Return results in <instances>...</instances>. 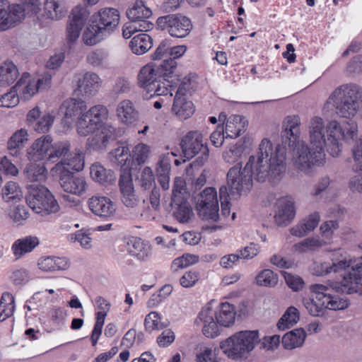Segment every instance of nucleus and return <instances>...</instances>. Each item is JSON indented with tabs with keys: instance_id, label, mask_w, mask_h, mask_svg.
Masks as SVG:
<instances>
[{
	"instance_id": "1",
	"label": "nucleus",
	"mask_w": 362,
	"mask_h": 362,
	"mask_svg": "<svg viewBox=\"0 0 362 362\" xmlns=\"http://www.w3.org/2000/svg\"><path fill=\"white\" fill-rule=\"evenodd\" d=\"M300 119L297 115H288L283 121V144H288L292 151V160L299 170L308 173L313 165L322 164L325 158V147L333 157L341 151V139H354L358 135V126L354 122L340 124L331 120L326 125L323 119L315 116L309 122V139L311 147L298 140L300 131Z\"/></svg>"
},
{
	"instance_id": "2",
	"label": "nucleus",
	"mask_w": 362,
	"mask_h": 362,
	"mask_svg": "<svg viewBox=\"0 0 362 362\" xmlns=\"http://www.w3.org/2000/svg\"><path fill=\"white\" fill-rule=\"evenodd\" d=\"M286 148L283 145L274 146L270 140L264 139L259 145L257 155L251 156L244 168L238 163L227 173V188L230 197L238 199L252 187L254 177L259 182H278L286 172Z\"/></svg>"
},
{
	"instance_id": "3",
	"label": "nucleus",
	"mask_w": 362,
	"mask_h": 362,
	"mask_svg": "<svg viewBox=\"0 0 362 362\" xmlns=\"http://www.w3.org/2000/svg\"><path fill=\"white\" fill-rule=\"evenodd\" d=\"M362 284V263L354 267L353 272L339 281H328L325 284H315L310 286L312 297L303 299V304L313 316L324 315L325 309L344 310L349 306L346 298L333 295V292L354 294L359 291Z\"/></svg>"
},
{
	"instance_id": "4",
	"label": "nucleus",
	"mask_w": 362,
	"mask_h": 362,
	"mask_svg": "<svg viewBox=\"0 0 362 362\" xmlns=\"http://www.w3.org/2000/svg\"><path fill=\"white\" fill-rule=\"evenodd\" d=\"M327 104L339 117L352 119L362 110V88L355 83L342 84L330 94Z\"/></svg>"
},
{
	"instance_id": "5",
	"label": "nucleus",
	"mask_w": 362,
	"mask_h": 362,
	"mask_svg": "<svg viewBox=\"0 0 362 362\" xmlns=\"http://www.w3.org/2000/svg\"><path fill=\"white\" fill-rule=\"evenodd\" d=\"M119 22V13L113 8H105L95 13L91 18L90 28H88L83 35L84 42L93 45L103 38L112 34Z\"/></svg>"
},
{
	"instance_id": "6",
	"label": "nucleus",
	"mask_w": 362,
	"mask_h": 362,
	"mask_svg": "<svg viewBox=\"0 0 362 362\" xmlns=\"http://www.w3.org/2000/svg\"><path fill=\"white\" fill-rule=\"evenodd\" d=\"M259 341L257 330L240 331L221 341L220 348L233 360L245 359Z\"/></svg>"
},
{
	"instance_id": "7",
	"label": "nucleus",
	"mask_w": 362,
	"mask_h": 362,
	"mask_svg": "<svg viewBox=\"0 0 362 362\" xmlns=\"http://www.w3.org/2000/svg\"><path fill=\"white\" fill-rule=\"evenodd\" d=\"M26 202L33 211L42 216L55 214L60 209L54 195L43 185H30Z\"/></svg>"
},
{
	"instance_id": "8",
	"label": "nucleus",
	"mask_w": 362,
	"mask_h": 362,
	"mask_svg": "<svg viewBox=\"0 0 362 362\" xmlns=\"http://www.w3.org/2000/svg\"><path fill=\"white\" fill-rule=\"evenodd\" d=\"M180 146L184 156L189 160L200 153L196 162L202 165L209 158L207 143L199 131L189 132L181 140Z\"/></svg>"
},
{
	"instance_id": "9",
	"label": "nucleus",
	"mask_w": 362,
	"mask_h": 362,
	"mask_svg": "<svg viewBox=\"0 0 362 362\" xmlns=\"http://www.w3.org/2000/svg\"><path fill=\"white\" fill-rule=\"evenodd\" d=\"M108 117V110L102 105H97L84 112L77 121L76 130L82 136H88L99 127L105 126L103 121Z\"/></svg>"
},
{
	"instance_id": "10",
	"label": "nucleus",
	"mask_w": 362,
	"mask_h": 362,
	"mask_svg": "<svg viewBox=\"0 0 362 362\" xmlns=\"http://www.w3.org/2000/svg\"><path fill=\"white\" fill-rule=\"evenodd\" d=\"M157 25L172 37L178 38L187 36L193 27L190 19L180 13L160 16L157 19Z\"/></svg>"
},
{
	"instance_id": "11",
	"label": "nucleus",
	"mask_w": 362,
	"mask_h": 362,
	"mask_svg": "<svg viewBox=\"0 0 362 362\" xmlns=\"http://www.w3.org/2000/svg\"><path fill=\"white\" fill-rule=\"evenodd\" d=\"M87 106L81 99L69 98L63 102L59 107V114L63 117V122L67 126L71 125L84 113Z\"/></svg>"
},
{
	"instance_id": "12",
	"label": "nucleus",
	"mask_w": 362,
	"mask_h": 362,
	"mask_svg": "<svg viewBox=\"0 0 362 362\" xmlns=\"http://www.w3.org/2000/svg\"><path fill=\"white\" fill-rule=\"evenodd\" d=\"M89 14V11L86 7L76 6L72 10L66 28L67 39L69 42H74L78 38Z\"/></svg>"
},
{
	"instance_id": "13",
	"label": "nucleus",
	"mask_w": 362,
	"mask_h": 362,
	"mask_svg": "<svg viewBox=\"0 0 362 362\" xmlns=\"http://www.w3.org/2000/svg\"><path fill=\"white\" fill-rule=\"evenodd\" d=\"M53 139L50 135L42 136L35 141L27 150V157L30 161H49L52 142Z\"/></svg>"
},
{
	"instance_id": "14",
	"label": "nucleus",
	"mask_w": 362,
	"mask_h": 362,
	"mask_svg": "<svg viewBox=\"0 0 362 362\" xmlns=\"http://www.w3.org/2000/svg\"><path fill=\"white\" fill-rule=\"evenodd\" d=\"M353 160L352 169L354 171H362V136L356 141L351 149ZM348 162L351 158L347 159ZM349 187L352 191L362 192V174L354 176L349 181Z\"/></svg>"
},
{
	"instance_id": "15",
	"label": "nucleus",
	"mask_w": 362,
	"mask_h": 362,
	"mask_svg": "<svg viewBox=\"0 0 362 362\" xmlns=\"http://www.w3.org/2000/svg\"><path fill=\"white\" fill-rule=\"evenodd\" d=\"M119 189L122 194V203L129 208H134L138 206L139 199L135 194L132 175L128 171H124L119 180Z\"/></svg>"
},
{
	"instance_id": "16",
	"label": "nucleus",
	"mask_w": 362,
	"mask_h": 362,
	"mask_svg": "<svg viewBox=\"0 0 362 362\" xmlns=\"http://www.w3.org/2000/svg\"><path fill=\"white\" fill-rule=\"evenodd\" d=\"M88 206L95 215L105 218L113 216L116 212L115 203L104 196L92 197L88 200Z\"/></svg>"
},
{
	"instance_id": "17",
	"label": "nucleus",
	"mask_w": 362,
	"mask_h": 362,
	"mask_svg": "<svg viewBox=\"0 0 362 362\" xmlns=\"http://www.w3.org/2000/svg\"><path fill=\"white\" fill-rule=\"evenodd\" d=\"M59 184L64 192L71 194L81 196L87 189V182L82 176L67 173L61 175Z\"/></svg>"
},
{
	"instance_id": "18",
	"label": "nucleus",
	"mask_w": 362,
	"mask_h": 362,
	"mask_svg": "<svg viewBox=\"0 0 362 362\" xmlns=\"http://www.w3.org/2000/svg\"><path fill=\"white\" fill-rule=\"evenodd\" d=\"M197 321L202 324V332L206 337L214 338L219 334L218 323L214 320V312L209 305L202 309Z\"/></svg>"
},
{
	"instance_id": "19",
	"label": "nucleus",
	"mask_w": 362,
	"mask_h": 362,
	"mask_svg": "<svg viewBox=\"0 0 362 362\" xmlns=\"http://www.w3.org/2000/svg\"><path fill=\"white\" fill-rule=\"evenodd\" d=\"M79 92L87 95H94L102 87L103 79L95 72L88 71L77 80Z\"/></svg>"
},
{
	"instance_id": "20",
	"label": "nucleus",
	"mask_w": 362,
	"mask_h": 362,
	"mask_svg": "<svg viewBox=\"0 0 362 362\" xmlns=\"http://www.w3.org/2000/svg\"><path fill=\"white\" fill-rule=\"evenodd\" d=\"M8 10L10 16L13 14H18V19L15 21V25L21 22L25 18V15L33 16L36 15L41 9V3L40 0H21V4H8Z\"/></svg>"
},
{
	"instance_id": "21",
	"label": "nucleus",
	"mask_w": 362,
	"mask_h": 362,
	"mask_svg": "<svg viewBox=\"0 0 362 362\" xmlns=\"http://www.w3.org/2000/svg\"><path fill=\"white\" fill-rule=\"evenodd\" d=\"M115 129L110 124L99 127L89 134L88 144L93 149H101L107 145L110 139L113 137Z\"/></svg>"
},
{
	"instance_id": "22",
	"label": "nucleus",
	"mask_w": 362,
	"mask_h": 362,
	"mask_svg": "<svg viewBox=\"0 0 362 362\" xmlns=\"http://www.w3.org/2000/svg\"><path fill=\"white\" fill-rule=\"evenodd\" d=\"M41 82V79L31 80L30 74L25 72L14 86V89H16L21 98L28 100L37 92Z\"/></svg>"
},
{
	"instance_id": "23",
	"label": "nucleus",
	"mask_w": 362,
	"mask_h": 362,
	"mask_svg": "<svg viewBox=\"0 0 362 362\" xmlns=\"http://www.w3.org/2000/svg\"><path fill=\"white\" fill-rule=\"evenodd\" d=\"M125 249L131 256L141 261L146 260L151 252V246L136 237L126 239Z\"/></svg>"
},
{
	"instance_id": "24",
	"label": "nucleus",
	"mask_w": 362,
	"mask_h": 362,
	"mask_svg": "<svg viewBox=\"0 0 362 362\" xmlns=\"http://www.w3.org/2000/svg\"><path fill=\"white\" fill-rule=\"evenodd\" d=\"M137 78L139 86L147 92L153 88L160 79H162L154 64H147L143 66Z\"/></svg>"
},
{
	"instance_id": "25",
	"label": "nucleus",
	"mask_w": 362,
	"mask_h": 362,
	"mask_svg": "<svg viewBox=\"0 0 362 362\" xmlns=\"http://www.w3.org/2000/svg\"><path fill=\"white\" fill-rule=\"evenodd\" d=\"M116 115L122 123L126 124H133L139 117L138 112L129 100H123L118 103Z\"/></svg>"
},
{
	"instance_id": "26",
	"label": "nucleus",
	"mask_w": 362,
	"mask_h": 362,
	"mask_svg": "<svg viewBox=\"0 0 362 362\" xmlns=\"http://www.w3.org/2000/svg\"><path fill=\"white\" fill-rule=\"evenodd\" d=\"M247 126V122L244 117L238 115L230 116L226 124V138H237L246 131Z\"/></svg>"
},
{
	"instance_id": "27",
	"label": "nucleus",
	"mask_w": 362,
	"mask_h": 362,
	"mask_svg": "<svg viewBox=\"0 0 362 362\" xmlns=\"http://www.w3.org/2000/svg\"><path fill=\"white\" fill-rule=\"evenodd\" d=\"M320 219V216L319 213L314 212L308 216L298 225L293 227L291 229V233L293 235L300 238L303 237L313 231L317 226Z\"/></svg>"
},
{
	"instance_id": "28",
	"label": "nucleus",
	"mask_w": 362,
	"mask_h": 362,
	"mask_svg": "<svg viewBox=\"0 0 362 362\" xmlns=\"http://www.w3.org/2000/svg\"><path fill=\"white\" fill-rule=\"evenodd\" d=\"M194 105L185 97L175 95L172 107V112L180 119H187L194 112Z\"/></svg>"
},
{
	"instance_id": "29",
	"label": "nucleus",
	"mask_w": 362,
	"mask_h": 362,
	"mask_svg": "<svg viewBox=\"0 0 362 362\" xmlns=\"http://www.w3.org/2000/svg\"><path fill=\"white\" fill-rule=\"evenodd\" d=\"M40 243L36 236H26L18 239L13 243L12 250L16 259L22 257L25 254L33 251Z\"/></svg>"
},
{
	"instance_id": "30",
	"label": "nucleus",
	"mask_w": 362,
	"mask_h": 362,
	"mask_svg": "<svg viewBox=\"0 0 362 362\" xmlns=\"http://www.w3.org/2000/svg\"><path fill=\"white\" fill-rule=\"evenodd\" d=\"M295 216L294 204L291 200H285L279 204L274 219L279 226H287Z\"/></svg>"
},
{
	"instance_id": "31",
	"label": "nucleus",
	"mask_w": 362,
	"mask_h": 362,
	"mask_svg": "<svg viewBox=\"0 0 362 362\" xmlns=\"http://www.w3.org/2000/svg\"><path fill=\"white\" fill-rule=\"evenodd\" d=\"M92 179L102 185L111 184L116 180V175L111 170L106 169L99 163L92 164L90 168Z\"/></svg>"
},
{
	"instance_id": "32",
	"label": "nucleus",
	"mask_w": 362,
	"mask_h": 362,
	"mask_svg": "<svg viewBox=\"0 0 362 362\" xmlns=\"http://www.w3.org/2000/svg\"><path fill=\"white\" fill-rule=\"evenodd\" d=\"M214 316L219 325L223 327H230L235 319V308L228 302L221 303L217 311L214 312Z\"/></svg>"
},
{
	"instance_id": "33",
	"label": "nucleus",
	"mask_w": 362,
	"mask_h": 362,
	"mask_svg": "<svg viewBox=\"0 0 362 362\" xmlns=\"http://www.w3.org/2000/svg\"><path fill=\"white\" fill-rule=\"evenodd\" d=\"M151 10L146 6L141 0H137L134 6L127 11V16L131 21L141 23V21H149L151 16Z\"/></svg>"
},
{
	"instance_id": "34",
	"label": "nucleus",
	"mask_w": 362,
	"mask_h": 362,
	"mask_svg": "<svg viewBox=\"0 0 362 362\" xmlns=\"http://www.w3.org/2000/svg\"><path fill=\"white\" fill-rule=\"evenodd\" d=\"M306 334L303 329H296L287 332L282 337V345L285 349L291 350L303 345Z\"/></svg>"
},
{
	"instance_id": "35",
	"label": "nucleus",
	"mask_w": 362,
	"mask_h": 362,
	"mask_svg": "<svg viewBox=\"0 0 362 362\" xmlns=\"http://www.w3.org/2000/svg\"><path fill=\"white\" fill-rule=\"evenodd\" d=\"M39 269L44 272L65 270L69 267V262L64 257H46L38 261Z\"/></svg>"
},
{
	"instance_id": "36",
	"label": "nucleus",
	"mask_w": 362,
	"mask_h": 362,
	"mask_svg": "<svg viewBox=\"0 0 362 362\" xmlns=\"http://www.w3.org/2000/svg\"><path fill=\"white\" fill-rule=\"evenodd\" d=\"M217 203H218V200L215 188L206 187L203 190L197 199V209L199 215L206 216V209H207L206 206L209 204L211 206H214V204H216Z\"/></svg>"
},
{
	"instance_id": "37",
	"label": "nucleus",
	"mask_w": 362,
	"mask_h": 362,
	"mask_svg": "<svg viewBox=\"0 0 362 362\" xmlns=\"http://www.w3.org/2000/svg\"><path fill=\"white\" fill-rule=\"evenodd\" d=\"M161 78L175 79V81H180V76L176 73L177 64L174 59L168 57L164 59L159 64H154Z\"/></svg>"
},
{
	"instance_id": "38",
	"label": "nucleus",
	"mask_w": 362,
	"mask_h": 362,
	"mask_svg": "<svg viewBox=\"0 0 362 362\" xmlns=\"http://www.w3.org/2000/svg\"><path fill=\"white\" fill-rule=\"evenodd\" d=\"M23 174L30 182H42L46 180L47 170L44 163L30 161L25 167Z\"/></svg>"
},
{
	"instance_id": "39",
	"label": "nucleus",
	"mask_w": 362,
	"mask_h": 362,
	"mask_svg": "<svg viewBox=\"0 0 362 362\" xmlns=\"http://www.w3.org/2000/svg\"><path fill=\"white\" fill-rule=\"evenodd\" d=\"M173 215L180 223H187L193 215L192 209L187 199L171 202Z\"/></svg>"
},
{
	"instance_id": "40",
	"label": "nucleus",
	"mask_w": 362,
	"mask_h": 362,
	"mask_svg": "<svg viewBox=\"0 0 362 362\" xmlns=\"http://www.w3.org/2000/svg\"><path fill=\"white\" fill-rule=\"evenodd\" d=\"M153 46L152 38L146 33H140L134 36L130 42L133 53L141 55L148 52Z\"/></svg>"
},
{
	"instance_id": "41",
	"label": "nucleus",
	"mask_w": 362,
	"mask_h": 362,
	"mask_svg": "<svg viewBox=\"0 0 362 362\" xmlns=\"http://www.w3.org/2000/svg\"><path fill=\"white\" fill-rule=\"evenodd\" d=\"M85 165L84 156L82 153L76 151L74 154L69 153L66 157L58 163L57 165H62L63 168L69 172L70 170L81 171Z\"/></svg>"
},
{
	"instance_id": "42",
	"label": "nucleus",
	"mask_w": 362,
	"mask_h": 362,
	"mask_svg": "<svg viewBox=\"0 0 362 362\" xmlns=\"http://www.w3.org/2000/svg\"><path fill=\"white\" fill-rule=\"evenodd\" d=\"M18 75V69L13 63H4L0 65V86H6L13 83Z\"/></svg>"
},
{
	"instance_id": "43",
	"label": "nucleus",
	"mask_w": 362,
	"mask_h": 362,
	"mask_svg": "<svg viewBox=\"0 0 362 362\" xmlns=\"http://www.w3.org/2000/svg\"><path fill=\"white\" fill-rule=\"evenodd\" d=\"M28 132L25 129L16 131L11 136L8 141V149L12 156H17L18 155L20 149L23 146V144L28 141Z\"/></svg>"
},
{
	"instance_id": "44",
	"label": "nucleus",
	"mask_w": 362,
	"mask_h": 362,
	"mask_svg": "<svg viewBox=\"0 0 362 362\" xmlns=\"http://www.w3.org/2000/svg\"><path fill=\"white\" fill-rule=\"evenodd\" d=\"M64 0H46L45 3V14L51 20H59L64 16Z\"/></svg>"
},
{
	"instance_id": "45",
	"label": "nucleus",
	"mask_w": 362,
	"mask_h": 362,
	"mask_svg": "<svg viewBox=\"0 0 362 362\" xmlns=\"http://www.w3.org/2000/svg\"><path fill=\"white\" fill-rule=\"evenodd\" d=\"M71 144L69 141H60L56 143L52 142L51 152L49 161H62L70 153Z\"/></svg>"
},
{
	"instance_id": "46",
	"label": "nucleus",
	"mask_w": 362,
	"mask_h": 362,
	"mask_svg": "<svg viewBox=\"0 0 362 362\" xmlns=\"http://www.w3.org/2000/svg\"><path fill=\"white\" fill-rule=\"evenodd\" d=\"M8 1L7 0L0 1V31L6 30L15 26V21L18 19V14L10 16L8 10Z\"/></svg>"
},
{
	"instance_id": "47",
	"label": "nucleus",
	"mask_w": 362,
	"mask_h": 362,
	"mask_svg": "<svg viewBox=\"0 0 362 362\" xmlns=\"http://www.w3.org/2000/svg\"><path fill=\"white\" fill-rule=\"evenodd\" d=\"M162 316L158 312L152 311L149 313L144 320L146 330L152 332L153 330H158L167 327L170 324L169 321L167 320L162 321Z\"/></svg>"
},
{
	"instance_id": "48",
	"label": "nucleus",
	"mask_w": 362,
	"mask_h": 362,
	"mask_svg": "<svg viewBox=\"0 0 362 362\" xmlns=\"http://www.w3.org/2000/svg\"><path fill=\"white\" fill-rule=\"evenodd\" d=\"M153 28V23L151 21H141L136 23L131 21L126 23L122 28V35L124 38L129 39L136 31L146 32Z\"/></svg>"
},
{
	"instance_id": "49",
	"label": "nucleus",
	"mask_w": 362,
	"mask_h": 362,
	"mask_svg": "<svg viewBox=\"0 0 362 362\" xmlns=\"http://www.w3.org/2000/svg\"><path fill=\"white\" fill-rule=\"evenodd\" d=\"M163 81L160 79L158 83L155 84L153 88H151L148 93H151V96L152 95H170V97L173 96V91L174 90V86L177 81H175V79L172 78L171 80L168 78H163Z\"/></svg>"
},
{
	"instance_id": "50",
	"label": "nucleus",
	"mask_w": 362,
	"mask_h": 362,
	"mask_svg": "<svg viewBox=\"0 0 362 362\" xmlns=\"http://www.w3.org/2000/svg\"><path fill=\"white\" fill-rule=\"evenodd\" d=\"M298 320V310L294 307H290L279 320L277 327L281 330H285L296 325Z\"/></svg>"
},
{
	"instance_id": "51",
	"label": "nucleus",
	"mask_w": 362,
	"mask_h": 362,
	"mask_svg": "<svg viewBox=\"0 0 362 362\" xmlns=\"http://www.w3.org/2000/svg\"><path fill=\"white\" fill-rule=\"evenodd\" d=\"M2 199L6 202L20 200L23 194L19 185L15 182H8L1 190Z\"/></svg>"
},
{
	"instance_id": "52",
	"label": "nucleus",
	"mask_w": 362,
	"mask_h": 362,
	"mask_svg": "<svg viewBox=\"0 0 362 362\" xmlns=\"http://www.w3.org/2000/svg\"><path fill=\"white\" fill-rule=\"evenodd\" d=\"M323 245V243L319 238H308L303 241L295 244L293 246V251L299 253H305L308 251H314L320 248Z\"/></svg>"
},
{
	"instance_id": "53",
	"label": "nucleus",
	"mask_w": 362,
	"mask_h": 362,
	"mask_svg": "<svg viewBox=\"0 0 362 362\" xmlns=\"http://www.w3.org/2000/svg\"><path fill=\"white\" fill-rule=\"evenodd\" d=\"M256 283L261 286L274 287L278 284V275L271 269H264L257 274Z\"/></svg>"
},
{
	"instance_id": "54",
	"label": "nucleus",
	"mask_w": 362,
	"mask_h": 362,
	"mask_svg": "<svg viewBox=\"0 0 362 362\" xmlns=\"http://www.w3.org/2000/svg\"><path fill=\"white\" fill-rule=\"evenodd\" d=\"M14 298L8 293H4L0 301V321L10 317L14 310Z\"/></svg>"
},
{
	"instance_id": "55",
	"label": "nucleus",
	"mask_w": 362,
	"mask_h": 362,
	"mask_svg": "<svg viewBox=\"0 0 362 362\" xmlns=\"http://www.w3.org/2000/svg\"><path fill=\"white\" fill-rule=\"evenodd\" d=\"M244 152V147L242 144L231 145L230 148L223 153V160L229 163H234L241 158Z\"/></svg>"
},
{
	"instance_id": "56",
	"label": "nucleus",
	"mask_w": 362,
	"mask_h": 362,
	"mask_svg": "<svg viewBox=\"0 0 362 362\" xmlns=\"http://www.w3.org/2000/svg\"><path fill=\"white\" fill-rule=\"evenodd\" d=\"M187 187L185 180L180 177H175L173 183V195L171 202H178L180 200L186 199Z\"/></svg>"
},
{
	"instance_id": "57",
	"label": "nucleus",
	"mask_w": 362,
	"mask_h": 362,
	"mask_svg": "<svg viewBox=\"0 0 362 362\" xmlns=\"http://www.w3.org/2000/svg\"><path fill=\"white\" fill-rule=\"evenodd\" d=\"M199 257L195 255L185 253L181 257L175 258L172 263V268L177 271L187 267L199 262Z\"/></svg>"
},
{
	"instance_id": "58",
	"label": "nucleus",
	"mask_w": 362,
	"mask_h": 362,
	"mask_svg": "<svg viewBox=\"0 0 362 362\" xmlns=\"http://www.w3.org/2000/svg\"><path fill=\"white\" fill-rule=\"evenodd\" d=\"M107 53L102 49L90 52L87 56V62L95 67H105L107 65Z\"/></svg>"
},
{
	"instance_id": "59",
	"label": "nucleus",
	"mask_w": 362,
	"mask_h": 362,
	"mask_svg": "<svg viewBox=\"0 0 362 362\" xmlns=\"http://www.w3.org/2000/svg\"><path fill=\"white\" fill-rule=\"evenodd\" d=\"M54 119V117L52 115L45 114L33 123L32 127L35 131L39 133L47 132L53 124Z\"/></svg>"
},
{
	"instance_id": "60",
	"label": "nucleus",
	"mask_w": 362,
	"mask_h": 362,
	"mask_svg": "<svg viewBox=\"0 0 362 362\" xmlns=\"http://www.w3.org/2000/svg\"><path fill=\"white\" fill-rule=\"evenodd\" d=\"M150 153L149 146L144 144H139L135 146L132 151L133 160L139 165L144 163Z\"/></svg>"
},
{
	"instance_id": "61",
	"label": "nucleus",
	"mask_w": 362,
	"mask_h": 362,
	"mask_svg": "<svg viewBox=\"0 0 362 362\" xmlns=\"http://www.w3.org/2000/svg\"><path fill=\"white\" fill-rule=\"evenodd\" d=\"M20 100V96L18 95L16 89L14 87L11 91L0 95V106L6 107H13L17 105Z\"/></svg>"
},
{
	"instance_id": "62",
	"label": "nucleus",
	"mask_w": 362,
	"mask_h": 362,
	"mask_svg": "<svg viewBox=\"0 0 362 362\" xmlns=\"http://www.w3.org/2000/svg\"><path fill=\"white\" fill-rule=\"evenodd\" d=\"M132 88V83L129 80L124 77H118L115 81L112 88V93L114 95L128 93Z\"/></svg>"
},
{
	"instance_id": "63",
	"label": "nucleus",
	"mask_w": 362,
	"mask_h": 362,
	"mask_svg": "<svg viewBox=\"0 0 362 362\" xmlns=\"http://www.w3.org/2000/svg\"><path fill=\"white\" fill-rule=\"evenodd\" d=\"M358 260V259L354 260L352 262L351 260H347L346 257H341V259H333L332 262H330L332 272L337 273L342 270H345L346 268H349V269L344 274V276L346 274L349 273L351 270L353 264Z\"/></svg>"
},
{
	"instance_id": "64",
	"label": "nucleus",
	"mask_w": 362,
	"mask_h": 362,
	"mask_svg": "<svg viewBox=\"0 0 362 362\" xmlns=\"http://www.w3.org/2000/svg\"><path fill=\"white\" fill-rule=\"evenodd\" d=\"M282 274L288 286L294 291L301 290L304 286L303 280L298 275L287 272H283Z\"/></svg>"
}]
</instances>
